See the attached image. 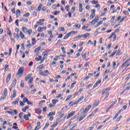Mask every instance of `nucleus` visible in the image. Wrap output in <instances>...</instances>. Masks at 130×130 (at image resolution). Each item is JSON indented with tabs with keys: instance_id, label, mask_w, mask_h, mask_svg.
Segmentation results:
<instances>
[{
	"instance_id": "72a5a7b5",
	"label": "nucleus",
	"mask_w": 130,
	"mask_h": 130,
	"mask_svg": "<svg viewBox=\"0 0 130 130\" xmlns=\"http://www.w3.org/2000/svg\"><path fill=\"white\" fill-rule=\"evenodd\" d=\"M58 103V100H52V103L53 105H55L56 104V103Z\"/></svg>"
},
{
	"instance_id": "69168bd1",
	"label": "nucleus",
	"mask_w": 130,
	"mask_h": 130,
	"mask_svg": "<svg viewBox=\"0 0 130 130\" xmlns=\"http://www.w3.org/2000/svg\"><path fill=\"white\" fill-rule=\"evenodd\" d=\"M23 114H24L23 113V112L20 113L19 114V118H22V117H23Z\"/></svg>"
},
{
	"instance_id": "7c9ffc66",
	"label": "nucleus",
	"mask_w": 130,
	"mask_h": 130,
	"mask_svg": "<svg viewBox=\"0 0 130 130\" xmlns=\"http://www.w3.org/2000/svg\"><path fill=\"white\" fill-rule=\"evenodd\" d=\"M41 58H42V56H39V58L38 57H36L35 58V60L36 61H41Z\"/></svg>"
},
{
	"instance_id": "7ed1b4c3",
	"label": "nucleus",
	"mask_w": 130,
	"mask_h": 130,
	"mask_svg": "<svg viewBox=\"0 0 130 130\" xmlns=\"http://www.w3.org/2000/svg\"><path fill=\"white\" fill-rule=\"evenodd\" d=\"M39 74L40 76H42L43 77H47V76L49 75L50 73L49 71H48V70H46L44 71V73L43 71L42 70L39 71Z\"/></svg>"
},
{
	"instance_id": "4be33fe9",
	"label": "nucleus",
	"mask_w": 130,
	"mask_h": 130,
	"mask_svg": "<svg viewBox=\"0 0 130 130\" xmlns=\"http://www.w3.org/2000/svg\"><path fill=\"white\" fill-rule=\"evenodd\" d=\"M20 21L24 22V23H27L28 22V19H25V18L22 17L20 18Z\"/></svg>"
},
{
	"instance_id": "2eb2a0df",
	"label": "nucleus",
	"mask_w": 130,
	"mask_h": 130,
	"mask_svg": "<svg viewBox=\"0 0 130 130\" xmlns=\"http://www.w3.org/2000/svg\"><path fill=\"white\" fill-rule=\"evenodd\" d=\"M16 96H17V90H16V89H14L13 90V93L11 95V97L12 99H13L14 98H16Z\"/></svg>"
},
{
	"instance_id": "ddd939ff",
	"label": "nucleus",
	"mask_w": 130,
	"mask_h": 130,
	"mask_svg": "<svg viewBox=\"0 0 130 130\" xmlns=\"http://www.w3.org/2000/svg\"><path fill=\"white\" fill-rule=\"evenodd\" d=\"M86 116H87V114H85L84 113L83 114H82V116L80 117V118L78 120L79 122L82 121V120H83V119H84Z\"/></svg>"
},
{
	"instance_id": "423d86ee",
	"label": "nucleus",
	"mask_w": 130,
	"mask_h": 130,
	"mask_svg": "<svg viewBox=\"0 0 130 130\" xmlns=\"http://www.w3.org/2000/svg\"><path fill=\"white\" fill-rule=\"evenodd\" d=\"M6 113H9V114H10L11 115H17L18 114V111L17 110H14L13 112L7 111L6 112Z\"/></svg>"
},
{
	"instance_id": "bb28decb",
	"label": "nucleus",
	"mask_w": 130,
	"mask_h": 130,
	"mask_svg": "<svg viewBox=\"0 0 130 130\" xmlns=\"http://www.w3.org/2000/svg\"><path fill=\"white\" fill-rule=\"evenodd\" d=\"M129 79H130V74L125 76V81H126V82H127V81H128Z\"/></svg>"
},
{
	"instance_id": "4468645a",
	"label": "nucleus",
	"mask_w": 130,
	"mask_h": 130,
	"mask_svg": "<svg viewBox=\"0 0 130 130\" xmlns=\"http://www.w3.org/2000/svg\"><path fill=\"white\" fill-rule=\"evenodd\" d=\"M111 90V87L108 88L106 89L102 93V95H104V94H107V93H109V91Z\"/></svg>"
},
{
	"instance_id": "ea45409f",
	"label": "nucleus",
	"mask_w": 130,
	"mask_h": 130,
	"mask_svg": "<svg viewBox=\"0 0 130 130\" xmlns=\"http://www.w3.org/2000/svg\"><path fill=\"white\" fill-rule=\"evenodd\" d=\"M95 15L96 14L95 13H93L92 14H91L90 16V20H92V19H93L94 17H95Z\"/></svg>"
},
{
	"instance_id": "c756f323",
	"label": "nucleus",
	"mask_w": 130,
	"mask_h": 130,
	"mask_svg": "<svg viewBox=\"0 0 130 130\" xmlns=\"http://www.w3.org/2000/svg\"><path fill=\"white\" fill-rule=\"evenodd\" d=\"M117 103V100H115L113 103L111 104V105L109 106V108H111V107H113L114 105H115Z\"/></svg>"
},
{
	"instance_id": "b1692460",
	"label": "nucleus",
	"mask_w": 130,
	"mask_h": 130,
	"mask_svg": "<svg viewBox=\"0 0 130 130\" xmlns=\"http://www.w3.org/2000/svg\"><path fill=\"white\" fill-rule=\"evenodd\" d=\"M20 15H21V11L20 10L17 9L16 10V18H18Z\"/></svg>"
},
{
	"instance_id": "052dcab7",
	"label": "nucleus",
	"mask_w": 130,
	"mask_h": 130,
	"mask_svg": "<svg viewBox=\"0 0 130 130\" xmlns=\"http://www.w3.org/2000/svg\"><path fill=\"white\" fill-rule=\"evenodd\" d=\"M38 32H42L43 31V28L41 27H39L38 29Z\"/></svg>"
},
{
	"instance_id": "680f3d73",
	"label": "nucleus",
	"mask_w": 130,
	"mask_h": 130,
	"mask_svg": "<svg viewBox=\"0 0 130 130\" xmlns=\"http://www.w3.org/2000/svg\"><path fill=\"white\" fill-rule=\"evenodd\" d=\"M116 66V62H115V61H113L112 62V68H113V69H114V68H115Z\"/></svg>"
},
{
	"instance_id": "20e7f679",
	"label": "nucleus",
	"mask_w": 130,
	"mask_h": 130,
	"mask_svg": "<svg viewBox=\"0 0 130 130\" xmlns=\"http://www.w3.org/2000/svg\"><path fill=\"white\" fill-rule=\"evenodd\" d=\"M24 72H25V68L24 67H22L18 69L17 72V75H23Z\"/></svg>"
},
{
	"instance_id": "5fc2aeb1",
	"label": "nucleus",
	"mask_w": 130,
	"mask_h": 130,
	"mask_svg": "<svg viewBox=\"0 0 130 130\" xmlns=\"http://www.w3.org/2000/svg\"><path fill=\"white\" fill-rule=\"evenodd\" d=\"M42 7V4H40L39 6V7H38V11H39V12H40V11H41V8Z\"/></svg>"
},
{
	"instance_id": "8fccbe9b",
	"label": "nucleus",
	"mask_w": 130,
	"mask_h": 130,
	"mask_svg": "<svg viewBox=\"0 0 130 130\" xmlns=\"http://www.w3.org/2000/svg\"><path fill=\"white\" fill-rule=\"evenodd\" d=\"M130 90V85H127V87L124 89V91H129Z\"/></svg>"
},
{
	"instance_id": "aec40b11",
	"label": "nucleus",
	"mask_w": 130,
	"mask_h": 130,
	"mask_svg": "<svg viewBox=\"0 0 130 130\" xmlns=\"http://www.w3.org/2000/svg\"><path fill=\"white\" fill-rule=\"evenodd\" d=\"M75 114V112H71L70 113L67 117V119H69L70 117H72Z\"/></svg>"
},
{
	"instance_id": "c03bdc74",
	"label": "nucleus",
	"mask_w": 130,
	"mask_h": 130,
	"mask_svg": "<svg viewBox=\"0 0 130 130\" xmlns=\"http://www.w3.org/2000/svg\"><path fill=\"white\" fill-rule=\"evenodd\" d=\"M45 20L44 19H40L39 21L37 22V24H40V23H42V22H44Z\"/></svg>"
},
{
	"instance_id": "49530a36",
	"label": "nucleus",
	"mask_w": 130,
	"mask_h": 130,
	"mask_svg": "<svg viewBox=\"0 0 130 130\" xmlns=\"http://www.w3.org/2000/svg\"><path fill=\"white\" fill-rule=\"evenodd\" d=\"M83 37H84V38H87V37H89V36H90V34H86L84 35H82Z\"/></svg>"
},
{
	"instance_id": "6e6d98bb",
	"label": "nucleus",
	"mask_w": 130,
	"mask_h": 130,
	"mask_svg": "<svg viewBox=\"0 0 130 130\" xmlns=\"http://www.w3.org/2000/svg\"><path fill=\"white\" fill-rule=\"evenodd\" d=\"M19 105L20 106H24L25 105V104H24L23 102H22V101H19Z\"/></svg>"
},
{
	"instance_id": "3c124183",
	"label": "nucleus",
	"mask_w": 130,
	"mask_h": 130,
	"mask_svg": "<svg viewBox=\"0 0 130 130\" xmlns=\"http://www.w3.org/2000/svg\"><path fill=\"white\" fill-rule=\"evenodd\" d=\"M16 84H17V79L15 78L13 80V86L14 87H16Z\"/></svg>"
},
{
	"instance_id": "a19ab883",
	"label": "nucleus",
	"mask_w": 130,
	"mask_h": 130,
	"mask_svg": "<svg viewBox=\"0 0 130 130\" xmlns=\"http://www.w3.org/2000/svg\"><path fill=\"white\" fill-rule=\"evenodd\" d=\"M93 20L95 22V23H97V22L99 21V16H95Z\"/></svg>"
},
{
	"instance_id": "338daca9",
	"label": "nucleus",
	"mask_w": 130,
	"mask_h": 130,
	"mask_svg": "<svg viewBox=\"0 0 130 130\" xmlns=\"http://www.w3.org/2000/svg\"><path fill=\"white\" fill-rule=\"evenodd\" d=\"M9 65L8 64H6L5 65V71H6V72L7 71H8V70H9Z\"/></svg>"
},
{
	"instance_id": "f8f14e48",
	"label": "nucleus",
	"mask_w": 130,
	"mask_h": 130,
	"mask_svg": "<svg viewBox=\"0 0 130 130\" xmlns=\"http://www.w3.org/2000/svg\"><path fill=\"white\" fill-rule=\"evenodd\" d=\"M43 69H44V64H41V65H39L37 68H36V70L37 71V72H39V71H41L40 70H43Z\"/></svg>"
},
{
	"instance_id": "5701e85b",
	"label": "nucleus",
	"mask_w": 130,
	"mask_h": 130,
	"mask_svg": "<svg viewBox=\"0 0 130 130\" xmlns=\"http://www.w3.org/2000/svg\"><path fill=\"white\" fill-rule=\"evenodd\" d=\"M7 98V95L5 94H2L1 98H0V101H3V100H5Z\"/></svg>"
},
{
	"instance_id": "6e6552de",
	"label": "nucleus",
	"mask_w": 130,
	"mask_h": 130,
	"mask_svg": "<svg viewBox=\"0 0 130 130\" xmlns=\"http://www.w3.org/2000/svg\"><path fill=\"white\" fill-rule=\"evenodd\" d=\"M122 111H122L121 109L119 110L118 112L115 114V116L113 118V120H115V119H116V118L118 117V115L120 114V113Z\"/></svg>"
},
{
	"instance_id": "13d9d810",
	"label": "nucleus",
	"mask_w": 130,
	"mask_h": 130,
	"mask_svg": "<svg viewBox=\"0 0 130 130\" xmlns=\"http://www.w3.org/2000/svg\"><path fill=\"white\" fill-rule=\"evenodd\" d=\"M89 64H90V62H86L84 65V68H87L88 67V66H89Z\"/></svg>"
},
{
	"instance_id": "9b49d317",
	"label": "nucleus",
	"mask_w": 130,
	"mask_h": 130,
	"mask_svg": "<svg viewBox=\"0 0 130 130\" xmlns=\"http://www.w3.org/2000/svg\"><path fill=\"white\" fill-rule=\"evenodd\" d=\"M11 78H12V74H9L7 75V77L6 78V83L8 84L9 82L11 80Z\"/></svg>"
},
{
	"instance_id": "393cba45",
	"label": "nucleus",
	"mask_w": 130,
	"mask_h": 130,
	"mask_svg": "<svg viewBox=\"0 0 130 130\" xmlns=\"http://www.w3.org/2000/svg\"><path fill=\"white\" fill-rule=\"evenodd\" d=\"M84 99V96H81L79 100H78L76 101V104H79V103H80V102H81V101H82V100H83Z\"/></svg>"
},
{
	"instance_id": "a878e982",
	"label": "nucleus",
	"mask_w": 130,
	"mask_h": 130,
	"mask_svg": "<svg viewBox=\"0 0 130 130\" xmlns=\"http://www.w3.org/2000/svg\"><path fill=\"white\" fill-rule=\"evenodd\" d=\"M19 100H20L19 99H17L15 101H13L12 102V104H13V105H16V104H18V103H19Z\"/></svg>"
},
{
	"instance_id": "39448f33",
	"label": "nucleus",
	"mask_w": 130,
	"mask_h": 130,
	"mask_svg": "<svg viewBox=\"0 0 130 130\" xmlns=\"http://www.w3.org/2000/svg\"><path fill=\"white\" fill-rule=\"evenodd\" d=\"M98 110H99V108L95 109L88 116L87 118H90L91 116H94L95 114L98 112Z\"/></svg>"
},
{
	"instance_id": "412c9836",
	"label": "nucleus",
	"mask_w": 130,
	"mask_h": 130,
	"mask_svg": "<svg viewBox=\"0 0 130 130\" xmlns=\"http://www.w3.org/2000/svg\"><path fill=\"white\" fill-rule=\"evenodd\" d=\"M50 51H51V50H50L44 51L43 52L42 55H43V56H46V55H47V54H48V53H49Z\"/></svg>"
},
{
	"instance_id": "c85d7f7f",
	"label": "nucleus",
	"mask_w": 130,
	"mask_h": 130,
	"mask_svg": "<svg viewBox=\"0 0 130 130\" xmlns=\"http://www.w3.org/2000/svg\"><path fill=\"white\" fill-rule=\"evenodd\" d=\"M20 36L21 38V39H25V35H24V34L22 31H20Z\"/></svg>"
},
{
	"instance_id": "774afa93",
	"label": "nucleus",
	"mask_w": 130,
	"mask_h": 130,
	"mask_svg": "<svg viewBox=\"0 0 130 130\" xmlns=\"http://www.w3.org/2000/svg\"><path fill=\"white\" fill-rule=\"evenodd\" d=\"M93 129H94V127L92 126L89 127L87 129V130H93Z\"/></svg>"
},
{
	"instance_id": "2f4dec72",
	"label": "nucleus",
	"mask_w": 130,
	"mask_h": 130,
	"mask_svg": "<svg viewBox=\"0 0 130 130\" xmlns=\"http://www.w3.org/2000/svg\"><path fill=\"white\" fill-rule=\"evenodd\" d=\"M76 84H77V81H75V82L71 83L70 89H73V88H75V85H76Z\"/></svg>"
},
{
	"instance_id": "864d4df0",
	"label": "nucleus",
	"mask_w": 130,
	"mask_h": 130,
	"mask_svg": "<svg viewBox=\"0 0 130 130\" xmlns=\"http://www.w3.org/2000/svg\"><path fill=\"white\" fill-rule=\"evenodd\" d=\"M127 108V106L125 105L123 106L121 109L122 110V111H123L124 110H125Z\"/></svg>"
},
{
	"instance_id": "58836bf2",
	"label": "nucleus",
	"mask_w": 130,
	"mask_h": 130,
	"mask_svg": "<svg viewBox=\"0 0 130 130\" xmlns=\"http://www.w3.org/2000/svg\"><path fill=\"white\" fill-rule=\"evenodd\" d=\"M24 86H25V84L24 83V80H21L20 83L21 88H24Z\"/></svg>"
},
{
	"instance_id": "dca6fc26",
	"label": "nucleus",
	"mask_w": 130,
	"mask_h": 130,
	"mask_svg": "<svg viewBox=\"0 0 130 130\" xmlns=\"http://www.w3.org/2000/svg\"><path fill=\"white\" fill-rule=\"evenodd\" d=\"M100 84H101V80H99L96 81V82L94 84L93 86V89H95V88L98 87Z\"/></svg>"
},
{
	"instance_id": "a18cd8bd",
	"label": "nucleus",
	"mask_w": 130,
	"mask_h": 130,
	"mask_svg": "<svg viewBox=\"0 0 130 130\" xmlns=\"http://www.w3.org/2000/svg\"><path fill=\"white\" fill-rule=\"evenodd\" d=\"M46 56H44L43 57V58H42L41 59V62H40V63H42L43 62V61H44V60H45V58L46 57Z\"/></svg>"
},
{
	"instance_id": "f704fd0d",
	"label": "nucleus",
	"mask_w": 130,
	"mask_h": 130,
	"mask_svg": "<svg viewBox=\"0 0 130 130\" xmlns=\"http://www.w3.org/2000/svg\"><path fill=\"white\" fill-rule=\"evenodd\" d=\"M53 115H55V112H50L48 115V116H51L52 117Z\"/></svg>"
},
{
	"instance_id": "6ab92c4d",
	"label": "nucleus",
	"mask_w": 130,
	"mask_h": 130,
	"mask_svg": "<svg viewBox=\"0 0 130 130\" xmlns=\"http://www.w3.org/2000/svg\"><path fill=\"white\" fill-rule=\"evenodd\" d=\"M31 77H32V73H30L29 74H27L25 76V81H28V80H29V79H30Z\"/></svg>"
},
{
	"instance_id": "9d476101",
	"label": "nucleus",
	"mask_w": 130,
	"mask_h": 130,
	"mask_svg": "<svg viewBox=\"0 0 130 130\" xmlns=\"http://www.w3.org/2000/svg\"><path fill=\"white\" fill-rule=\"evenodd\" d=\"M29 117H31V113H28V114H24L23 116V118L25 120H29Z\"/></svg>"
},
{
	"instance_id": "f03ea898",
	"label": "nucleus",
	"mask_w": 130,
	"mask_h": 130,
	"mask_svg": "<svg viewBox=\"0 0 130 130\" xmlns=\"http://www.w3.org/2000/svg\"><path fill=\"white\" fill-rule=\"evenodd\" d=\"M130 59H127L121 66V69H126V68H128L130 66V62H129Z\"/></svg>"
},
{
	"instance_id": "e433bc0d",
	"label": "nucleus",
	"mask_w": 130,
	"mask_h": 130,
	"mask_svg": "<svg viewBox=\"0 0 130 130\" xmlns=\"http://www.w3.org/2000/svg\"><path fill=\"white\" fill-rule=\"evenodd\" d=\"M73 97V95H69L68 96L67 98L66 99L65 102H67V101H69L71 98Z\"/></svg>"
},
{
	"instance_id": "bf43d9fd",
	"label": "nucleus",
	"mask_w": 130,
	"mask_h": 130,
	"mask_svg": "<svg viewBox=\"0 0 130 130\" xmlns=\"http://www.w3.org/2000/svg\"><path fill=\"white\" fill-rule=\"evenodd\" d=\"M74 53V50H71L70 52H68L67 54L68 55H71V54H73Z\"/></svg>"
},
{
	"instance_id": "603ef678",
	"label": "nucleus",
	"mask_w": 130,
	"mask_h": 130,
	"mask_svg": "<svg viewBox=\"0 0 130 130\" xmlns=\"http://www.w3.org/2000/svg\"><path fill=\"white\" fill-rule=\"evenodd\" d=\"M8 31L7 33L8 34V35L11 37V36H12V32H11V30H10V29L7 28Z\"/></svg>"
},
{
	"instance_id": "473e14b6",
	"label": "nucleus",
	"mask_w": 130,
	"mask_h": 130,
	"mask_svg": "<svg viewBox=\"0 0 130 130\" xmlns=\"http://www.w3.org/2000/svg\"><path fill=\"white\" fill-rule=\"evenodd\" d=\"M41 109H40V108H37V109H36V112H35V113H37V114H38V113H41Z\"/></svg>"
},
{
	"instance_id": "09e8293b",
	"label": "nucleus",
	"mask_w": 130,
	"mask_h": 130,
	"mask_svg": "<svg viewBox=\"0 0 130 130\" xmlns=\"http://www.w3.org/2000/svg\"><path fill=\"white\" fill-rule=\"evenodd\" d=\"M110 72V70H108L107 69L104 73V76H106V74H109Z\"/></svg>"
},
{
	"instance_id": "e2e57ef3",
	"label": "nucleus",
	"mask_w": 130,
	"mask_h": 130,
	"mask_svg": "<svg viewBox=\"0 0 130 130\" xmlns=\"http://www.w3.org/2000/svg\"><path fill=\"white\" fill-rule=\"evenodd\" d=\"M77 126H78V125L75 124V125H73L69 130H74V128H76Z\"/></svg>"
},
{
	"instance_id": "0eeeda50",
	"label": "nucleus",
	"mask_w": 130,
	"mask_h": 130,
	"mask_svg": "<svg viewBox=\"0 0 130 130\" xmlns=\"http://www.w3.org/2000/svg\"><path fill=\"white\" fill-rule=\"evenodd\" d=\"M92 108V105H88L85 109L84 111H83V113L85 114L87 113V112H89V110Z\"/></svg>"
},
{
	"instance_id": "37998d69",
	"label": "nucleus",
	"mask_w": 130,
	"mask_h": 130,
	"mask_svg": "<svg viewBox=\"0 0 130 130\" xmlns=\"http://www.w3.org/2000/svg\"><path fill=\"white\" fill-rule=\"evenodd\" d=\"M74 27L76 28V29H80L81 28V25L78 24L77 25H74Z\"/></svg>"
},
{
	"instance_id": "c9c22d12",
	"label": "nucleus",
	"mask_w": 130,
	"mask_h": 130,
	"mask_svg": "<svg viewBox=\"0 0 130 130\" xmlns=\"http://www.w3.org/2000/svg\"><path fill=\"white\" fill-rule=\"evenodd\" d=\"M22 31L23 32H24V33H27V31H28V29H27V27H22Z\"/></svg>"
},
{
	"instance_id": "cd10ccee",
	"label": "nucleus",
	"mask_w": 130,
	"mask_h": 130,
	"mask_svg": "<svg viewBox=\"0 0 130 130\" xmlns=\"http://www.w3.org/2000/svg\"><path fill=\"white\" fill-rule=\"evenodd\" d=\"M3 95L8 96V89L7 88H4V91H3Z\"/></svg>"
},
{
	"instance_id": "f257e3e1",
	"label": "nucleus",
	"mask_w": 130,
	"mask_h": 130,
	"mask_svg": "<svg viewBox=\"0 0 130 130\" xmlns=\"http://www.w3.org/2000/svg\"><path fill=\"white\" fill-rule=\"evenodd\" d=\"M115 54H116V56H118L119 55H121V54H122V52L120 50H117L115 51H114V52H113L110 55V57H113V56H114V55H115Z\"/></svg>"
},
{
	"instance_id": "1a4fd4ad",
	"label": "nucleus",
	"mask_w": 130,
	"mask_h": 130,
	"mask_svg": "<svg viewBox=\"0 0 130 130\" xmlns=\"http://www.w3.org/2000/svg\"><path fill=\"white\" fill-rule=\"evenodd\" d=\"M100 103L99 100L95 101L92 106L93 108H96V107L99 105Z\"/></svg>"
},
{
	"instance_id": "f3484780",
	"label": "nucleus",
	"mask_w": 130,
	"mask_h": 130,
	"mask_svg": "<svg viewBox=\"0 0 130 130\" xmlns=\"http://www.w3.org/2000/svg\"><path fill=\"white\" fill-rule=\"evenodd\" d=\"M87 44H90V45H93V46H95L96 45V41H94V42H92L91 40H89L87 42Z\"/></svg>"
},
{
	"instance_id": "79ce46f5",
	"label": "nucleus",
	"mask_w": 130,
	"mask_h": 130,
	"mask_svg": "<svg viewBox=\"0 0 130 130\" xmlns=\"http://www.w3.org/2000/svg\"><path fill=\"white\" fill-rule=\"evenodd\" d=\"M49 126V122H46L45 124V125L44 127L43 128V129H45V128H47Z\"/></svg>"
},
{
	"instance_id": "4d7b16f0",
	"label": "nucleus",
	"mask_w": 130,
	"mask_h": 130,
	"mask_svg": "<svg viewBox=\"0 0 130 130\" xmlns=\"http://www.w3.org/2000/svg\"><path fill=\"white\" fill-rule=\"evenodd\" d=\"M28 101V99L26 98H24L23 99V103H27Z\"/></svg>"
},
{
	"instance_id": "a211bd4d",
	"label": "nucleus",
	"mask_w": 130,
	"mask_h": 130,
	"mask_svg": "<svg viewBox=\"0 0 130 130\" xmlns=\"http://www.w3.org/2000/svg\"><path fill=\"white\" fill-rule=\"evenodd\" d=\"M77 102L74 103V102L72 101L69 103L68 106L69 107H72V106H74V105H77L78 104H76Z\"/></svg>"
},
{
	"instance_id": "0e129e2a",
	"label": "nucleus",
	"mask_w": 130,
	"mask_h": 130,
	"mask_svg": "<svg viewBox=\"0 0 130 130\" xmlns=\"http://www.w3.org/2000/svg\"><path fill=\"white\" fill-rule=\"evenodd\" d=\"M69 36H71L73 34H75V31H72L70 32H69L68 34H67Z\"/></svg>"
},
{
	"instance_id": "de8ad7c7",
	"label": "nucleus",
	"mask_w": 130,
	"mask_h": 130,
	"mask_svg": "<svg viewBox=\"0 0 130 130\" xmlns=\"http://www.w3.org/2000/svg\"><path fill=\"white\" fill-rule=\"evenodd\" d=\"M34 78L33 77H31L29 79V81H28V85H30V84H32V82H33Z\"/></svg>"
},
{
	"instance_id": "4c0bfd02",
	"label": "nucleus",
	"mask_w": 130,
	"mask_h": 130,
	"mask_svg": "<svg viewBox=\"0 0 130 130\" xmlns=\"http://www.w3.org/2000/svg\"><path fill=\"white\" fill-rule=\"evenodd\" d=\"M57 124H58V123L57 122H56L51 126V127H52V128L53 127H56V126H57Z\"/></svg>"
}]
</instances>
